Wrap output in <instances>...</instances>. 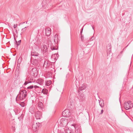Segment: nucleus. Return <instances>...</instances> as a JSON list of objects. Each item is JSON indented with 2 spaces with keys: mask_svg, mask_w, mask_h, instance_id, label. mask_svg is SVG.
<instances>
[{
  "mask_svg": "<svg viewBox=\"0 0 133 133\" xmlns=\"http://www.w3.org/2000/svg\"><path fill=\"white\" fill-rule=\"evenodd\" d=\"M19 59L18 60V61H19Z\"/></svg>",
  "mask_w": 133,
  "mask_h": 133,
  "instance_id": "obj_48",
  "label": "nucleus"
},
{
  "mask_svg": "<svg viewBox=\"0 0 133 133\" xmlns=\"http://www.w3.org/2000/svg\"><path fill=\"white\" fill-rule=\"evenodd\" d=\"M20 105L22 107H24L25 106V104L24 103V102H22L20 104Z\"/></svg>",
  "mask_w": 133,
  "mask_h": 133,
  "instance_id": "obj_23",
  "label": "nucleus"
},
{
  "mask_svg": "<svg viewBox=\"0 0 133 133\" xmlns=\"http://www.w3.org/2000/svg\"><path fill=\"white\" fill-rule=\"evenodd\" d=\"M107 49L109 51H110L111 49V44H108L107 46Z\"/></svg>",
  "mask_w": 133,
  "mask_h": 133,
  "instance_id": "obj_17",
  "label": "nucleus"
},
{
  "mask_svg": "<svg viewBox=\"0 0 133 133\" xmlns=\"http://www.w3.org/2000/svg\"><path fill=\"white\" fill-rule=\"evenodd\" d=\"M26 27H25V28H23L22 29V32H21L23 33V32H24L26 30Z\"/></svg>",
  "mask_w": 133,
  "mask_h": 133,
  "instance_id": "obj_28",
  "label": "nucleus"
},
{
  "mask_svg": "<svg viewBox=\"0 0 133 133\" xmlns=\"http://www.w3.org/2000/svg\"><path fill=\"white\" fill-rule=\"evenodd\" d=\"M71 114V113L69 109H65L62 112V115L64 117H68Z\"/></svg>",
  "mask_w": 133,
  "mask_h": 133,
  "instance_id": "obj_1",
  "label": "nucleus"
},
{
  "mask_svg": "<svg viewBox=\"0 0 133 133\" xmlns=\"http://www.w3.org/2000/svg\"><path fill=\"white\" fill-rule=\"evenodd\" d=\"M16 26H17V25H15V24H14V29H16V28H17Z\"/></svg>",
  "mask_w": 133,
  "mask_h": 133,
  "instance_id": "obj_34",
  "label": "nucleus"
},
{
  "mask_svg": "<svg viewBox=\"0 0 133 133\" xmlns=\"http://www.w3.org/2000/svg\"><path fill=\"white\" fill-rule=\"evenodd\" d=\"M31 71L32 72H35V73H36L37 71L36 68H34L32 69Z\"/></svg>",
  "mask_w": 133,
  "mask_h": 133,
  "instance_id": "obj_24",
  "label": "nucleus"
},
{
  "mask_svg": "<svg viewBox=\"0 0 133 133\" xmlns=\"http://www.w3.org/2000/svg\"><path fill=\"white\" fill-rule=\"evenodd\" d=\"M38 107L39 110H42L43 108V103L41 102H38Z\"/></svg>",
  "mask_w": 133,
  "mask_h": 133,
  "instance_id": "obj_6",
  "label": "nucleus"
},
{
  "mask_svg": "<svg viewBox=\"0 0 133 133\" xmlns=\"http://www.w3.org/2000/svg\"><path fill=\"white\" fill-rule=\"evenodd\" d=\"M65 131L66 133H74L72 130L70 129L69 128H68L67 129H66L65 130Z\"/></svg>",
  "mask_w": 133,
  "mask_h": 133,
  "instance_id": "obj_12",
  "label": "nucleus"
},
{
  "mask_svg": "<svg viewBox=\"0 0 133 133\" xmlns=\"http://www.w3.org/2000/svg\"><path fill=\"white\" fill-rule=\"evenodd\" d=\"M92 28L93 29H94V27L93 26H92Z\"/></svg>",
  "mask_w": 133,
  "mask_h": 133,
  "instance_id": "obj_44",
  "label": "nucleus"
},
{
  "mask_svg": "<svg viewBox=\"0 0 133 133\" xmlns=\"http://www.w3.org/2000/svg\"><path fill=\"white\" fill-rule=\"evenodd\" d=\"M83 30V29H81V30L80 31V33H82V32Z\"/></svg>",
  "mask_w": 133,
  "mask_h": 133,
  "instance_id": "obj_37",
  "label": "nucleus"
},
{
  "mask_svg": "<svg viewBox=\"0 0 133 133\" xmlns=\"http://www.w3.org/2000/svg\"><path fill=\"white\" fill-rule=\"evenodd\" d=\"M31 55L32 56H37L38 55V54L37 52H32L31 54Z\"/></svg>",
  "mask_w": 133,
  "mask_h": 133,
  "instance_id": "obj_19",
  "label": "nucleus"
},
{
  "mask_svg": "<svg viewBox=\"0 0 133 133\" xmlns=\"http://www.w3.org/2000/svg\"><path fill=\"white\" fill-rule=\"evenodd\" d=\"M132 107L133 108V103L132 104Z\"/></svg>",
  "mask_w": 133,
  "mask_h": 133,
  "instance_id": "obj_43",
  "label": "nucleus"
},
{
  "mask_svg": "<svg viewBox=\"0 0 133 133\" xmlns=\"http://www.w3.org/2000/svg\"><path fill=\"white\" fill-rule=\"evenodd\" d=\"M36 82L41 85H42L43 83V80L41 78H39L37 80Z\"/></svg>",
  "mask_w": 133,
  "mask_h": 133,
  "instance_id": "obj_10",
  "label": "nucleus"
},
{
  "mask_svg": "<svg viewBox=\"0 0 133 133\" xmlns=\"http://www.w3.org/2000/svg\"><path fill=\"white\" fill-rule=\"evenodd\" d=\"M131 104V101H130L125 102L124 104V107L126 110H128L130 109L131 108V107L130 105Z\"/></svg>",
  "mask_w": 133,
  "mask_h": 133,
  "instance_id": "obj_3",
  "label": "nucleus"
},
{
  "mask_svg": "<svg viewBox=\"0 0 133 133\" xmlns=\"http://www.w3.org/2000/svg\"><path fill=\"white\" fill-rule=\"evenodd\" d=\"M28 132L29 133H31L32 131L31 129H29Z\"/></svg>",
  "mask_w": 133,
  "mask_h": 133,
  "instance_id": "obj_31",
  "label": "nucleus"
},
{
  "mask_svg": "<svg viewBox=\"0 0 133 133\" xmlns=\"http://www.w3.org/2000/svg\"><path fill=\"white\" fill-rule=\"evenodd\" d=\"M26 93V91L25 90H24L21 91L20 94H27Z\"/></svg>",
  "mask_w": 133,
  "mask_h": 133,
  "instance_id": "obj_22",
  "label": "nucleus"
},
{
  "mask_svg": "<svg viewBox=\"0 0 133 133\" xmlns=\"http://www.w3.org/2000/svg\"><path fill=\"white\" fill-rule=\"evenodd\" d=\"M14 32L16 33H18L19 32V29L18 28H16V29H14Z\"/></svg>",
  "mask_w": 133,
  "mask_h": 133,
  "instance_id": "obj_25",
  "label": "nucleus"
},
{
  "mask_svg": "<svg viewBox=\"0 0 133 133\" xmlns=\"http://www.w3.org/2000/svg\"><path fill=\"white\" fill-rule=\"evenodd\" d=\"M88 43V42H85V44H87V43Z\"/></svg>",
  "mask_w": 133,
  "mask_h": 133,
  "instance_id": "obj_42",
  "label": "nucleus"
},
{
  "mask_svg": "<svg viewBox=\"0 0 133 133\" xmlns=\"http://www.w3.org/2000/svg\"><path fill=\"white\" fill-rule=\"evenodd\" d=\"M103 110L102 109V110H101V112L100 113V114H102L103 113Z\"/></svg>",
  "mask_w": 133,
  "mask_h": 133,
  "instance_id": "obj_36",
  "label": "nucleus"
},
{
  "mask_svg": "<svg viewBox=\"0 0 133 133\" xmlns=\"http://www.w3.org/2000/svg\"><path fill=\"white\" fill-rule=\"evenodd\" d=\"M50 64V62L49 61L47 60H45L44 61V63L43 65V67L47 68L49 66Z\"/></svg>",
  "mask_w": 133,
  "mask_h": 133,
  "instance_id": "obj_7",
  "label": "nucleus"
},
{
  "mask_svg": "<svg viewBox=\"0 0 133 133\" xmlns=\"http://www.w3.org/2000/svg\"><path fill=\"white\" fill-rule=\"evenodd\" d=\"M79 98L81 101H83L84 100L85 97L84 94L82 93L79 94Z\"/></svg>",
  "mask_w": 133,
  "mask_h": 133,
  "instance_id": "obj_8",
  "label": "nucleus"
},
{
  "mask_svg": "<svg viewBox=\"0 0 133 133\" xmlns=\"http://www.w3.org/2000/svg\"><path fill=\"white\" fill-rule=\"evenodd\" d=\"M25 22H23V23H25Z\"/></svg>",
  "mask_w": 133,
  "mask_h": 133,
  "instance_id": "obj_45",
  "label": "nucleus"
},
{
  "mask_svg": "<svg viewBox=\"0 0 133 133\" xmlns=\"http://www.w3.org/2000/svg\"><path fill=\"white\" fill-rule=\"evenodd\" d=\"M21 42V40H20L18 42V43L19 44V45L20 44V43Z\"/></svg>",
  "mask_w": 133,
  "mask_h": 133,
  "instance_id": "obj_35",
  "label": "nucleus"
},
{
  "mask_svg": "<svg viewBox=\"0 0 133 133\" xmlns=\"http://www.w3.org/2000/svg\"><path fill=\"white\" fill-rule=\"evenodd\" d=\"M86 85H85L84 84H83L81 87H80L79 88L78 92H79L80 91H82L84 90L86 88Z\"/></svg>",
  "mask_w": 133,
  "mask_h": 133,
  "instance_id": "obj_9",
  "label": "nucleus"
},
{
  "mask_svg": "<svg viewBox=\"0 0 133 133\" xmlns=\"http://www.w3.org/2000/svg\"><path fill=\"white\" fill-rule=\"evenodd\" d=\"M18 96V95H17V96L16 97V100H17V98Z\"/></svg>",
  "mask_w": 133,
  "mask_h": 133,
  "instance_id": "obj_41",
  "label": "nucleus"
},
{
  "mask_svg": "<svg viewBox=\"0 0 133 133\" xmlns=\"http://www.w3.org/2000/svg\"><path fill=\"white\" fill-rule=\"evenodd\" d=\"M89 44V43H88V44H87L88 45V44Z\"/></svg>",
  "mask_w": 133,
  "mask_h": 133,
  "instance_id": "obj_47",
  "label": "nucleus"
},
{
  "mask_svg": "<svg viewBox=\"0 0 133 133\" xmlns=\"http://www.w3.org/2000/svg\"><path fill=\"white\" fill-rule=\"evenodd\" d=\"M51 83V81L50 80L47 81L45 83V85L49 86L50 85Z\"/></svg>",
  "mask_w": 133,
  "mask_h": 133,
  "instance_id": "obj_18",
  "label": "nucleus"
},
{
  "mask_svg": "<svg viewBox=\"0 0 133 133\" xmlns=\"http://www.w3.org/2000/svg\"><path fill=\"white\" fill-rule=\"evenodd\" d=\"M34 88L33 85H31L29 87H27V88L28 89H32V88Z\"/></svg>",
  "mask_w": 133,
  "mask_h": 133,
  "instance_id": "obj_26",
  "label": "nucleus"
},
{
  "mask_svg": "<svg viewBox=\"0 0 133 133\" xmlns=\"http://www.w3.org/2000/svg\"><path fill=\"white\" fill-rule=\"evenodd\" d=\"M40 125V123H39L34 122L32 125V128L33 130L35 131L36 129H37L39 128Z\"/></svg>",
  "mask_w": 133,
  "mask_h": 133,
  "instance_id": "obj_5",
  "label": "nucleus"
},
{
  "mask_svg": "<svg viewBox=\"0 0 133 133\" xmlns=\"http://www.w3.org/2000/svg\"><path fill=\"white\" fill-rule=\"evenodd\" d=\"M81 41L83 42H84V35L82 34H81Z\"/></svg>",
  "mask_w": 133,
  "mask_h": 133,
  "instance_id": "obj_20",
  "label": "nucleus"
},
{
  "mask_svg": "<svg viewBox=\"0 0 133 133\" xmlns=\"http://www.w3.org/2000/svg\"><path fill=\"white\" fill-rule=\"evenodd\" d=\"M55 39H54V41L55 42L56 41H57L58 40V35L56 34L54 36Z\"/></svg>",
  "mask_w": 133,
  "mask_h": 133,
  "instance_id": "obj_16",
  "label": "nucleus"
},
{
  "mask_svg": "<svg viewBox=\"0 0 133 133\" xmlns=\"http://www.w3.org/2000/svg\"><path fill=\"white\" fill-rule=\"evenodd\" d=\"M50 34H49V35H46V34H45V35H46V36H47L48 37V36H49L50 35Z\"/></svg>",
  "mask_w": 133,
  "mask_h": 133,
  "instance_id": "obj_38",
  "label": "nucleus"
},
{
  "mask_svg": "<svg viewBox=\"0 0 133 133\" xmlns=\"http://www.w3.org/2000/svg\"><path fill=\"white\" fill-rule=\"evenodd\" d=\"M101 102H102L101 103H100L101 101L99 102V105L101 107H103L104 106V104L103 101H102Z\"/></svg>",
  "mask_w": 133,
  "mask_h": 133,
  "instance_id": "obj_21",
  "label": "nucleus"
},
{
  "mask_svg": "<svg viewBox=\"0 0 133 133\" xmlns=\"http://www.w3.org/2000/svg\"><path fill=\"white\" fill-rule=\"evenodd\" d=\"M35 116L37 119H40L42 117L41 112L39 111L36 112L35 114Z\"/></svg>",
  "mask_w": 133,
  "mask_h": 133,
  "instance_id": "obj_4",
  "label": "nucleus"
},
{
  "mask_svg": "<svg viewBox=\"0 0 133 133\" xmlns=\"http://www.w3.org/2000/svg\"><path fill=\"white\" fill-rule=\"evenodd\" d=\"M27 22H26V23L27 24Z\"/></svg>",
  "mask_w": 133,
  "mask_h": 133,
  "instance_id": "obj_46",
  "label": "nucleus"
},
{
  "mask_svg": "<svg viewBox=\"0 0 133 133\" xmlns=\"http://www.w3.org/2000/svg\"><path fill=\"white\" fill-rule=\"evenodd\" d=\"M44 46H45V47L46 48V49H47V47L45 45H44Z\"/></svg>",
  "mask_w": 133,
  "mask_h": 133,
  "instance_id": "obj_39",
  "label": "nucleus"
},
{
  "mask_svg": "<svg viewBox=\"0 0 133 133\" xmlns=\"http://www.w3.org/2000/svg\"><path fill=\"white\" fill-rule=\"evenodd\" d=\"M45 30V33H51V29L50 28H46Z\"/></svg>",
  "mask_w": 133,
  "mask_h": 133,
  "instance_id": "obj_14",
  "label": "nucleus"
},
{
  "mask_svg": "<svg viewBox=\"0 0 133 133\" xmlns=\"http://www.w3.org/2000/svg\"><path fill=\"white\" fill-rule=\"evenodd\" d=\"M42 92L44 94L46 95L48 92V90L46 89H43Z\"/></svg>",
  "mask_w": 133,
  "mask_h": 133,
  "instance_id": "obj_15",
  "label": "nucleus"
},
{
  "mask_svg": "<svg viewBox=\"0 0 133 133\" xmlns=\"http://www.w3.org/2000/svg\"><path fill=\"white\" fill-rule=\"evenodd\" d=\"M50 48L52 50H54L57 49L56 48H55L54 46H52Z\"/></svg>",
  "mask_w": 133,
  "mask_h": 133,
  "instance_id": "obj_29",
  "label": "nucleus"
},
{
  "mask_svg": "<svg viewBox=\"0 0 133 133\" xmlns=\"http://www.w3.org/2000/svg\"><path fill=\"white\" fill-rule=\"evenodd\" d=\"M61 124L64 127H65L68 124V121L67 119L63 118H62L60 121Z\"/></svg>",
  "mask_w": 133,
  "mask_h": 133,
  "instance_id": "obj_2",
  "label": "nucleus"
},
{
  "mask_svg": "<svg viewBox=\"0 0 133 133\" xmlns=\"http://www.w3.org/2000/svg\"><path fill=\"white\" fill-rule=\"evenodd\" d=\"M14 39L16 42V44L18 46L19 45V44L18 43V42L16 41V37H17L18 34H14Z\"/></svg>",
  "mask_w": 133,
  "mask_h": 133,
  "instance_id": "obj_11",
  "label": "nucleus"
},
{
  "mask_svg": "<svg viewBox=\"0 0 133 133\" xmlns=\"http://www.w3.org/2000/svg\"><path fill=\"white\" fill-rule=\"evenodd\" d=\"M24 116V115L23 114H22L19 118H21L22 119L23 118Z\"/></svg>",
  "mask_w": 133,
  "mask_h": 133,
  "instance_id": "obj_30",
  "label": "nucleus"
},
{
  "mask_svg": "<svg viewBox=\"0 0 133 133\" xmlns=\"http://www.w3.org/2000/svg\"><path fill=\"white\" fill-rule=\"evenodd\" d=\"M27 94H22V96H21L19 97V98L20 100H23L26 96Z\"/></svg>",
  "mask_w": 133,
  "mask_h": 133,
  "instance_id": "obj_13",
  "label": "nucleus"
},
{
  "mask_svg": "<svg viewBox=\"0 0 133 133\" xmlns=\"http://www.w3.org/2000/svg\"><path fill=\"white\" fill-rule=\"evenodd\" d=\"M19 36H21V34H20L19 35Z\"/></svg>",
  "mask_w": 133,
  "mask_h": 133,
  "instance_id": "obj_40",
  "label": "nucleus"
},
{
  "mask_svg": "<svg viewBox=\"0 0 133 133\" xmlns=\"http://www.w3.org/2000/svg\"><path fill=\"white\" fill-rule=\"evenodd\" d=\"M31 83V82L30 81H25L24 83V84L25 85H27L28 83Z\"/></svg>",
  "mask_w": 133,
  "mask_h": 133,
  "instance_id": "obj_27",
  "label": "nucleus"
},
{
  "mask_svg": "<svg viewBox=\"0 0 133 133\" xmlns=\"http://www.w3.org/2000/svg\"><path fill=\"white\" fill-rule=\"evenodd\" d=\"M95 38V37H94L93 36L91 38V40L92 41Z\"/></svg>",
  "mask_w": 133,
  "mask_h": 133,
  "instance_id": "obj_32",
  "label": "nucleus"
},
{
  "mask_svg": "<svg viewBox=\"0 0 133 133\" xmlns=\"http://www.w3.org/2000/svg\"><path fill=\"white\" fill-rule=\"evenodd\" d=\"M34 87L36 89V88H39V87L37 86V85H34Z\"/></svg>",
  "mask_w": 133,
  "mask_h": 133,
  "instance_id": "obj_33",
  "label": "nucleus"
}]
</instances>
